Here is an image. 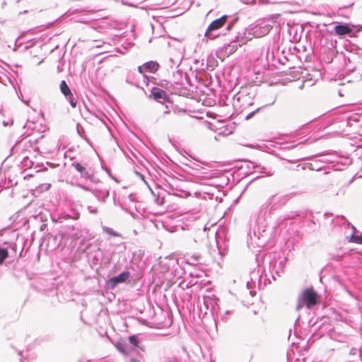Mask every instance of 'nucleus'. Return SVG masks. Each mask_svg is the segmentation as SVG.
<instances>
[{
	"mask_svg": "<svg viewBox=\"0 0 362 362\" xmlns=\"http://www.w3.org/2000/svg\"><path fill=\"white\" fill-rule=\"evenodd\" d=\"M129 342L133 344L135 347L138 346L139 341L136 336H130L129 337Z\"/></svg>",
	"mask_w": 362,
	"mask_h": 362,
	"instance_id": "13",
	"label": "nucleus"
},
{
	"mask_svg": "<svg viewBox=\"0 0 362 362\" xmlns=\"http://www.w3.org/2000/svg\"><path fill=\"white\" fill-rule=\"evenodd\" d=\"M151 95L153 98L158 101L160 102V100L166 101L168 99L167 93L165 90L158 88H154L152 89Z\"/></svg>",
	"mask_w": 362,
	"mask_h": 362,
	"instance_id": "5",
	"label": "nucleus"
},
{
	"mask_svg": "<svg viewBox=\"0 0 362 362\" xmlns=\"http://www.w3.org/2000/svg\"><path fill=\"white\" fill-rule=\"evenodd\" d=\"M117 349L122 354H128V351L126 350V349L124 348V345L122 344V343H118L117 344Z\"/></svg>",
	"mask_w": 362,
	"mask_h": 362,
	"instance_id": "14",
	"label": "nucleus"
},
{
	"mask_svg": "<svg viewBox=\"0 0 362 362\" xmlns=\"http://www.w3.org/2000/svg\"><path fill=\"white\" fill-rule=\"evenodd\" d=\"M159 68V64L157 62H146L143 65V66L139 67V71L141 74H143V69H145L146 71L154 73L156 72Z\"/></svg>",
	"mask_w": 362,
	"mask_h": 362,
	"instance_id": "6",
	"label": "nucleus"
},
{
	"mask_svg": "<svg viewBox=\"0 0 362 362\" xmlns=\"http://www.w3.org/2000/svg\"><path fill=\"white\" fill-rule=\"evenodd\" d=\"M254 115V112H250V114H248L247 116H246V119H250Z\"/></svg>",
	"mask_w": 362,
	"mask_h": 362,
	"instance_id": "15",
	"label": "nucleus"
},
{
	"mask_svg": "<svg viewBox=\"0 0 362 362\" xmlns=\"http://www.w3.org/2000/svg\"><path fill=\"white\" fill-rule=\"evenodd\" d=\"M226 21H227V16H223L214 21L213 22H211V23L208 26V28L205 32V34H204L205 37H210V33L213 30H218V29H220L221 28H222L226 24Z\"/></svg>",
	"mask_w": 362,
	"mask_h": 362,
	"instance_id": "2",
	"label": "nucleus"
},
{
	"mask_svg": "<svg viewBox=\"0 0 362 362\" xmlns=\"http://www.w3.org/2000/svg\"><path fill=\"white\" fill-rule=\"evenodd\" d=\"M352 32V29L346 24H339L337 25L334 31L332 32V34L339 36H342L345 35L350 34Z\"/></svg>",
	"mask_w": 362,
	"mask_h": 362,
	"instance_id": "4",
	"label": "nucleus"
},
{
	"mask_svg": "<svg viewBox=\"0 0 362 362\" xmlns=\"http://www.w3.org/2000/svg\"><path fill=\"white\" fill-rule=\"evenodd\" d=\"M177 199L175 197H173L170 194L168 195V197H165L164 196L160 197V194L158 195V197L156 199V203L158 206H163L165 203H168L167 208L170 209L173 207V205L170 204L168 202L171 201V199Z\"/></svg>",
	"mask_w": 362,
	"mask_h": 362,
	"instance_id": "7",
	"label": "nucleus"
},
{
	"mask_svg": "<svg viewBox=\"0 0 362 362\" xmlns=\"http://www.w3.org/2000/svg\"><path fill=\"white\" fill-rule=\"evenodd\" d=\"M73 166L74 168L81 173L82 176L88 177L89 175L88 170H87V168L85 165H83L80 163H74Z\"/></svg>",
	"mask_w": 362,
	"mask_h": 362,
	"instance_id": "8",
	"label": "nucleus"
},
{
	"mask_svg": "<svg viewBox=\"0 0 362 362\" xmlns=\"http://www.w3.org/2000/svg\"><path fill=\"white\" fill-rule=\"evenodd\" d=\"M66 97L69 100L71 106L72 107L75 108L77 105V100H76V99L74 98L73 93H71L70 94L67 95V96H66Z\"/></svg>",
	"mask_w": 362,
	"mask_h": 362,
	"instance_id": "11",
	"label": "nucleus"
},
{
	"mask_svg": "<svg viewBox=\"0 0 362 362\" xmlns=\"http://www.w3.org/2000/svg\"><path fill=\"white\" fill-rule=\"evenodd\" d=\"M60 90L61 92L65 95L67 96V95L70 94L71 93L69 87L66 84L65 81H62L60 84Z\"/></svg>",
	"mask_w": 362,
	"mask_h": 362,
	"instance_id": "9",
	"label": "nucleus"
},
{
	"mask_svg": "<svg viewBox=\"0 0 362 362\" xmlns=\"http://www.w3.org/2000/svg\"><path fill=\"white\" fill-rule=\"evenodd\" d=\"M351 241L356 244H362V234L360 235H352Z\"/></svg>",
	"mask_w": 362,
	"mask_h": 362,
	"instance_id": "12",
	"label": "nucleus"
},
{
	"mask_svg": "<svg viewBox=\"0 0 362 362\" xmlns=\"http://www.w3.org/2000/svg\"><path fill=\"white\" fill-rule=\"evenodd\" d=\"M318 299L319 295L317 291L313 287L307 288L298 297L296 310H299L304 306L311 309L317 305Z\"/></svg>",
	"mask_w": 362,
	"mask_h": 362,
	"instance_id": "1",
	"label": "nucleus"
},
{
	"mask_svg": "<svg viewBox=\"0 0 362 362\" xmlns=\"http://www.w3.org/2000/svg\"><path fill=\"white\" fill-rule=\"evenodd\" d=\"M130 362H139V360H137V359H135V358H132V359L130 360Z\"/></svg>",
	"mask_w": 362,
	"mask_h": 362,
	"instance_id": "16",
	"label": "nucleus"
},
{
	"mask_svg": "<svg viewBox=\"0 0 362 362\" xmlns=\"http://www.w3.org/2000/svg\"><path fill=\"white\" fill-rule=\"evenodd\" d=\"M8 252L6 249L0 247V264L8 257Z\"/></svg>",
	"mask_w": 362,
	"mask_h": 362,
	"instance_id": "10",
	"label": "nucleus"
},
{
	"mask_svg": "<svg viewBox=\"0 0 362 362\" xmlns=\"http://www.w3.org/2000/svg\"><path fill=\"white\" fill-rule=\"evenodd\" d=\"M130 276L129 272H124L117 276L112 277L109 280V284L112 288L115 287L117 284L126 281Z\"/></svg>",
	"mask_w": 362,
	"mask_h": 362,
	"instance_id": "3",
	"label": "nucleus"
}]
</instances>
